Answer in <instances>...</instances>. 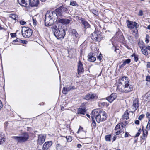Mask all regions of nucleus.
Listing matches in <instances>:
<instances>
[{"label": "nucleus", "mask_w": 150, "mask_h": 150, "mask_svg": "<svg viewBox=\"0 0 150 150\" xmlns=\"http://www.w3.org/2000/svg\"><path fill=\"white\" fill-rule=\"evenodd\" d=\"M146 67L147 68H150V62H148L147 63Z\"/></svg>", "instance_id": "50"}, {"label": "nucleus", "mask_w": 150, "mask_h": 150, "mask_svg": "<svg viewBox=\"0 0 150 150\" xmlns=\"http://www.w3.org/2000/svg\"><path fill=\"white\" fill-rule=\"evenodd\" d=\"M122 132L123 131L122 130H120L116 132L115 133V134L117 135H118L122 133Z\"/></svg>", "instance_id": "43"}, {"label": "nucleus", "mask_w": 150, "mask_h": 150, "mask_svg": "<svg viewBox=\"0 0 150 150\" xmlns=\"http://www.w3.org/2000/svg\"><path fill=\"white\" fill-rule=\"evenodd\" d=\"M71 31L73 35L75 36L76 38H79L80 37L79 35L76 30L72 29L71 30Z\"/></svg>", "instance_id": "29"}, {"label": "nucleus", "mask_w": 150, "mask_h": 150, "mask_svg": "<svg viewBox=\"0 0 150 150\" xmlns=\"http://www.w3.org/2000/svg\"><path fill=\"white\" fill-rule=\"evenodd\" d=\"M67 140L68 142H70L71 141V137L70 136H66V137Z\"/></svg>", "instance_id": "38"}, {"label": "nucleus", "mask_w": 150, "mask_h": 150, "mask_svg": "<svg viewBox=\"0 0 150 150\" xmlns=\"http://www.w3.org/2000/svg\"><path fill=\"white\" fill-rule=\"evenodd\" d=\"M27 41L25 40H21V43H23V44H26L27 43Z\"/></svg>", "instance_id": "55"}, {"label": "nucleus", "mask_w": 150, "mask_h": 150, "mask_svg": "<svg viewBox=\"0 0 150 150\" xmlns=\"http://www.w3.org/2000/svg\"><path fill=\"white\" fill-rule=\"evenodd\" d=\"M146 129L148 130H150V118L149 119L148 124L146 126Z\"/></svg>", "instance_id": "37"}, {"label": "nucleus", "mask_w": 150, "mask_h": 150, "mask_svg": "<svg viewBox=\"0 0 150 150\" xmlns=\"http://www.w3.org/2000/svg\"><path fill=\"white\" fill-rule=\"evenodd\" d=\"M138 15L139 16H142L143 15V11L142 10L139 11Z\"/></svg>", "instance_id": "47"}, {"label": "nucleus", "mask_w": 150, "mask_h": 150, "mask_svg": "<svg viewBox=\"0 0 150 150\" xmlns=\"http://www.w3.org/2000/svg\"><path fill=\"white\" fill-rule=\"evenodd\" d=\"M129 134L128 132H126L125 135L124 137H127L128 136Z\"/></svg>", "instance_id": "51"}, {"label": "nucleus", "mask_w": 150, "mask_h": 150, "mask_svg": "<svg viewBox=\"0 0 150 150\" xmlns=\"http://www.w3.org/2000/svg\"><path fill=\"white\" fill-rule=\"evenodd\" d=\"M139 102L138 99H135L133 102V109L135 111L139 106Z\"/></svg>", "instance_id": "17"}, {"label": "nucleus", "mask_w": 150, "mask_h": 150, "mask_svg": "<svg viewBox=\"0 0 150 150\" xmlns=\"http://www.w3.org/2000/svg\"><path fill=\"white\" fill-rule=\"evenodd\" d=\"M86 111L85 109L79 108L78 109L77 114L84 115Z\"/></svg>", "instance_id": "25"}, {"label": "nucleus", "mask_w": 150, "mask_h": 150, "mask_svg": "<svg viewBox=\"0 0 150 150\" xmlns=\"http://www.w3.org/2000/svg\"><path fill=\"white\" fill-rule=\"evenodd\" d=\"M110 137H111V135H107L105 136V140L106 141H110Z\"/></svg>", "instance_id": "36"}, {"label": "nucleus", "mask_w": 150, "mask_h": 150, "mask_svg": "<svg viewBox=\"0 0 150 150\" xmlns=\"http://www.w3.org/2000/svg\"><path fill=\"white\" fill-rule=\"evenodd\" d=\"M127 24L128 27L131 29L134 28V27L137 28L138 27V25L135 22H133L129 20L127 21Z\"/></svg>", "instance_id": "13"}, {"label": "nucleus", "mask_w": 150, "mask_h": 150, "mask_svg": "<svg viewBox=\"0 0 150 150\" xmlns=\"http://www.w3.org/2000/svg\"><path fill=\"white\" fill-rule=\"evenodd\" d=\"M91 37L93 40L98 42L100 41L102 38L101 35L96 31L91 35Z\"/></svg>", "instance_id": "8"}, {"label": "nucleus", "mask_w": 150, "mask_h": 150, "mask_svg": "<svg viewBox=\"0 0 150 150\" xmlns=\"http://www.w3.org/2000/svg\"><path fill=\"white\" fill-rule=\"evenodd\" d=\"M21 40L19 38H17L16 40H14L13 42H21Z\"/></svg>", "instance_id": "42"}, {"label": "nucleus", "mask_w": 150, "mask_h": 150, "mask_svg": "<svg viewBox=\"0 0 150 150\" xmlns=\"http://www.w3.org/2000/svg\"><path fill=\"white\" fill-rule=\"evenodd\" d=\"M123 125L121 123H119L115 127V129L117 130L121 128H123Z\"/></svg>", "instance_id": "33"}, {"label": "nucleus", "mask_w": 150, "mask_h": 150, "mask_svg": "<svg viewBox=\"0 0 150 150\" xmlns=\"http://www.w3.org/2000/svg\"><path fill=\"white\" fill-rule=\"evenodd\" d=\"M38 0H30L29 5L31 7H37L39 4Z\"/></svg>", "instance_id": "18"}, {"label": "nucleus", "mask_w": 150, "mask_h": 150, "mask_svg": "<svg viewBox=\"0 0 150 150\" xmlns=\"http://www.w3.org/2000/svg\"><path fill=\"white\" fill-rule=\"evenodd\" d=\"M28 133H24L21 136H13L12 138L17 142L18 143H22L27 141L29 139Z\"/></svg>", "instance_id": "3"}, {"label": "nucleus", "mask_w": 150, "mask_h": 150, "mask_svg": "<svg viewBox=\"0 0 150 150\" xmlns=\"http://www.w3.org/2000/svg\"><path fill=\"white\" fill-rule=\"evenodd\" d=\"M88 61L91 62H94L96 60V58L93 55V53L90 52L88 55Z\"/></svg>", "instance_id": "21"}, {"label": "nucleus", "mask_w": 150, "mask_h": 150, "mask_svg": "<svg viewBox=\"0 0 150 150\" xmlns=\"http://www.w3.org/2000/svg\"><path fill=\"white\" fill-rule=\"evenodd\" d=\"M32 30L29 28L23 26L22 28V33L23 36L25 38L30 37L32 34Z\"/></svg>", "instance_id": "5"}, {"label": "nucleus", "mask_w": 150, "mask_h": 150, "mask_svg": "<svg viewBox=\"0 0 150 150\" xmlns=\"http://www.w3.org/2000/svg\"><path fill=\"white\" fill-rule=\"evenodd\" d=\"M20 24L22 25H25L26 23V22H25L23 21H20Z\"/></svg>", "instance_id": "44"}, {"label": "nucleus", "mask_w": 150, "mask_h": 150, "mask_svg": "<svg viewBox=\"0 0 150 150\" xmlns=\"http://www.w3.org/2000/svg\"><path fill=\"white\" fill-rule=\"evenodd\" d=\"M146 48L148 49V50L150 51V46L149 45H147L146 46Z\"/></svg>", "instance_id": "59"}, {"label": "nucleus", "mask_w": 150, "mask_h": 150, "mask_svg": "<svg viewBox=\"0 0 150 150\" xmlns=\"http://www.w3.org/2000/svg\"><path fill=\"white\" fill-rule=\"evenodd\" d=\"M144 99L145 101L147 103L150 101V91L148 92L145 95Z\"/></svg>", "instance_id": "23"}, {"label": "nucleus", "mask_w": 150, "mask_h": 150, "mask_svg": "<svg viewBox=\"0 0 150 150\" xmlns=\"http://www.w3.org/2000/svg\"><path fill=\"white\" fill-rule=\"evenodd\" d=\"M91 12L94 15L96 16H98V12L95 10H92Z\"/></svg>", "instance_id": "39"}, {"label": "nucleus", "mask_w": 150, "mask_h": 150, "mask_svg": "<svg viewBox=\"0 0 150 150\" xmlns=\"http://www.w3.org/2000/svg\"><path fill=\"white\" fill-rule=\"evenodd\" d=\"M81 20L82 24L84 25L85 28H88L90 27V25L83 18H81Z\"/></svg>", "instance_id": "24"}, {"label": "nucleus", "mask_w": 150, "mask_h": 150, "mask_svg": "<svg viewBox=\"0 0 150 150\" xmlns=\"http://www.w3.org/2000/svg\"><path fill=\"white\" fill-rule=\"evenodd\" d=\"M149 36L148 34H147L146 35V39H149Z\"/></svg>", "instance_id": "60"}, {"label": "nucleus", "mask_w": 150, "mask_h": 150, "mask_svg": "<svg viewBox=\"0 0 150 150\" xmlns=\"http://www.w3.org/2000/svg\"><path fill=\"white\" fill-rule=\"evenodd\" d=\"M143 126L142 127V131L143 132V135L142 137H141V139H142L144 140H145L147 138V134H148V130L147 129V130L143 129Z\"/></svg>", "instance_id": "22"}, {"label": "nucleus", "mask_w": 150, "mask_h": 150, "mask_svg": "<svg viewBox=\"0 0 150 150\" xmlns=\"http://www.w3.org/2000/svg\"><path fill=\"white\" fill-rule=\"evenodd\" d=\"M131 62V59H127L124 61L123 64L121 65L122 67H123L126 64H129Z\"/></svg>", "instance_id": "31"}, {"label": "nucleus", "mask_w": 150, "mask_h": 150, "mask_svg": "<svg viewBox=\"0 0 150 150\" xmlns=\"http://www.w3.org/2000/svg\"><path fill=\"white\" fill-rule=\"evenodd\" d=\"M129 80L125 76L120 78L119 80V85L117 86L118 90L120 92L127 93L132 91L133 86L129 84Z\"/></svg>", "instance_id": "1"}, {"label": "nucleus", "mask_w": 150, "mask_h": 150, "mask_svg": "<svg viewBox=\"0 0 150 150\" xmlns=\"http://www.w3.org/2000/svg\"><path fill=\"white\" fill-rule=\"evenodd\" d=\"M106 104V103L105 102H102L100 103V105H102L103 106H105Z\"/></svg>", "instance_id": "52"}, {"label": "nucleus", "mask_w": 150, "mask_h": 150, "mask_svg": "<svg viewBox=\"0 0 150 150\" xmlns=\"http://www.w3.org/2000/svg\"><path fill=\"white\" fill-rule=\"evenodd\" d=\"M102 55L101 54H100L98 56H97V58L100 61L102 59Z\"/></svg>", "instance_id": "46"}, {"label": "nucleus", "mask_w": 150, "mask_h": 150, "mask_svg": "<svg viewBox=\"0 0 150 150\" xmlns=\"http://www.w3.org/2000/svg\"><path fill=\"white\" fill-rule=\"evenodd\" d=\"M52 141L46 142L43 145L42 149L43 150H47L52 146Z\"/></svg>", "instance_id": "15"}, {"label": "nucleus", "mask_w": 150, "mask_h": 150, "mask_svg": "<svg viewBox=\"0 0 150 150\" xmlns=\"http://www.w3.org/2000/svg\"><path fill=\"white\" fill-rule=\"evenodd\" d=\"M117 94L116 93H112L109 96L107 97L106 99L110 103L112 102L116 98Z\"/></svg>", "instance_id": "14"}, {"label": "nucleus", "mask_w": 150, "mask_h": 150, "mask_svg": "<svg viewBox=\"0 0 150 150\" xmlns=\"http://www.w3.org/2000/svg\"><path fill=\"white\" fill-rule=\"evenodd\" d=\"M137 31H138L137 30V28H135V30H133V33H135L136 34L137 33ZM133 34L134 35V34Z\"/></svg>", "instance_id": "53"}, {"label": "nucleus", "mask_w": 150, "mask_h": 150, "mask_svg": "<svg viewBox=\"0 0 150 150\" xmlns=\"http://www.w3.org/2000/svg\"><path fill=\"white\" fill-rule=\"evenodd\" d=\"M78 71L79 74H80L83 73L84 71V69L83 67V64L80 61H79L78 63Z\"/></svg>", "instance_id": "16"}, {"label": "nucleus", "mask_w": 150, "mask_h": 150, "mask_svg": "<svg viewBox=\"0 0 150 150\" xmlns=\"http://www.w3.org/2000/svg\"><path fill=\"white\" fill-rule=\"evenodd\" d=\"M129 114L128 111L127 110L125 112L124 114L122 116V117L124 119L127 120L129 118Z\"/></svg>", "instance_id": "30"}, {"label": "nucleus", "mask_w": 150, "mask_h": 150, "mask_svg": "<svg viewBox=\"0 0 150 150\" xmlns=\"http://www.w3.org/2000/svg\"><path fill=\"white\" fill-rule=\"evenodd\" d=\"M139 46L141 49L142 54L145 56L148 55V49L146 48V46H145L144 43L143 42H140L139 44Z\"/></svg>", "instance_id": "7"}, {"label": "nucleus", "mask_w": 150, "mask_h": 150, "mask_svg": "<svg viewBox=\"0 0 150 150\" xmlns=\"http://www.w3.org/2000/svg\"><path fill=\"white\" fill-rule=\"evenodd\" d=\"M81 146V145L80 144H78L77 145V147L78 148H80Z\"/></svg>", "instance_id": "61"}, {"label": "nucleus", "mask_w": 150, "mask_h": 150, "mask_svg": "<svg viewBox=\"0 0 150 150\" xmlns=\"http://www.w3.org/2000/svg\"><path fill=\"white\" fill-rule=\"evenodd\" d=\"M132 57H133L134 58V60L135 62H137L138 60V56L137 55H135V54H133L132 55Z\"/></svg>", "instance_id": "35"}, {"label": "nucleus", "mask_w": 150, "mask_h": 150, "mask_svg": "<svg viewBox=\"0 0 150 150\" xmlns=\"http://www.w3.org/2000/svg\"><path fill=\"white\" fill-rule=\"evenodd\" d=\"M144 117V115L143 114L140 115L138 117V119L141 120Z\"/></svg>", "instance_id": "45"}, {"label": "nucleus", "mask_w": 150, "mask_h": 150, "mask_svg": "<svg viewBox=\"0 0 150 150\" xmlns=\"http://www.w3.org/2000/svg\"><path fill=\"white\" fill-rule=\"evenodd\" d=\"M55 36L58 39L63 38L65 35V31L64 29L62 27L56 29L54 33Z\"/></svg>", "instance_id": "4"}, {"label": "nucleus", "mask_w": 150, "mask_h": 150, "mask_svg": "<svg viewBox=\"0 0 150 150\" xmlns=\"http://www.w3.org/2000/svg\"><path fill=\"white\" fill-rule=\"evenodd\" d=\"M101 121H105L107 118V115L105 112H101L100 113Z\"/></svg>", "instance_id": "26"}, {"label": "nucleus", "mask_w": 150, "mask_h": 150, "mask_svg": "<svg viewBox=\"0 0 150 150\" xmlns=\"http://www.w3.org/2000/svg\"><path fill=\"white\" fill-rule=\"evenodd\" d=\"M147 28L148 29L150 30V25H149L147 27Z\"/></svg>", "instance_id": "63"}, {"label": "nucleus", "mask_w": 150, "mask_h": 150, "mask_svg": "<svg viewBox=\"0 0 150 150\" xmlns=\"http://www.w3.org/2000/svg\"><path fill=\"white\" fill-rule=\"evenodd\" d=\"M101 112L100 110L95 109L92 111L91 116L92 119L93 123L95 125H96L95 123V121L94 120L95 118L97 116L99 115ZM94 125V124H93Z\"/></svg>", "instance_id": "9"}, {"label": "nucleus", "mask_w": 150, "mask_h": 150, "mask_svg": "<svg viewBox=\"0 0 150 150\" xmlns=\"http://www.w3.org/2000/svg\"><path fill=\"white\" fill-rule=\"evenodd\" d=\"M95 119L98 123H100V122H101L100 113L99 114V115L97 116L95 118Z\"/></svg>", "instance_id": "32"}, {"label": "nucleus", "mask_w": 150, "mask_h": 150, "mask_svg": "<svg viewBox=\"0 0 150 150\" xmlns=\"http://www.w3.org/2000/svg\"><path fill=\"white\" fill-rule=\"evenodd\" d=\"M57 13L55 11H47L45 16V23L46 26L51 25L53 24L54 21L58 20Z\"/></svg>", "instance_id": "2"}, {"label": "nucleus", "mask_w": 150, "mask_h": 150, "mask_svg": "<svg viewBox=\"0 0 150 150\" xmlns=\"http://www.w3.org/2000/svg\"><path fill=\"white\" fill-rule=\"evenodd\" d=\"M139 122L138 120H136L135 122V123L137 125H139Z\"/></svg>", "instance_id": "54"}, {"label": "nucleus", "mask_w": 150, "mask_h": 150, "mask_svg": "<svg viewBox=\"0 0 150 150\" xmlns=\"http://www.w3.org/2000/svg\"><path fill=\"white\" fill-rule=\"evenodd\" d=\"M146 80L148 81H150V76H147L146 78Z\"/></svg>", "instance_id": "48"}, {"label": "nucleus", "mask_w": 150, "mask_h": 150, "mask_svg": "<svg viewBox=\"0 0 150 150\" xmlns=\"http://www.w3.org/2000/svg\"><path fill=\"white\" fill-rule=\"evenodd\" d=\"M146 117L147 118H150V113L149 112H147L146 114Z\"/></svg>", "instance_id": "49"}, {"label": "nucleus", "mask_w": 150, "mask_h": 150, "mask_svg": "<svg viewBox=\"0 0 150 150\" xmlns=\"http://www.w3.org/2000/svg\"><path fill=\"white\" fill-rule=\"evenodd\" d=\"M9 17L12 19L16 21L18 18V16L16 14H11L9 15Z\"/></svg>", "instance_id": "27"}, {"label": "nucleus", "mask_w": 150, "mask_h": 150, "mask_svg": "<svg viewBox=\"0 0 150 150\" xmlns=\"http://www.w3.org/2000/svg\"><path fill=\"white\" fill-rule=\"evenodd\" d=\"M33 21L34 24H36V21L34 19H33Z\"/></svg>", "instance_id": "57"}, {"label": "nucleus", "mask_w": 150, "mask_h": 150, "mask_svg": "<svg viewBox=\"0 0 150 150\" xmlns=\"http://www.w3.org/2000/svg\"><path fill=\"white\" fill-rule=\"evenodd\" d=\"M71 20L68 19H60L59 18L57 20L58 22L63 24H67L70 23Z\"/></svg>", "instance_id": "20"}, {"label": "nucleus", "mask_w": 150, "mask_h": 150, "mask_svg": "<svg viewBox=\"0 0 150 150\" xmlns=\"http://www.w3.org/2000/svg\"><path fill=\"white\" fill-rule=\"evenodd\" d=\"M98 98V96L96 94L90 93L86 95L84 98L87 100H96Z\"/></svg>", "instance_id": "10"}, {"label": "nucleus", "mask_w": 150, "mask_h": 150, "mask_svg": "<svg viewBox=\"0 0 150 150\" xmlns=\"http://www.w3.org/2000/svg\"><path fill=\"white\" fill-rule=\"evenodd\" d=\"M3 106L1 101L0 100V110L2 108Z\"/></svg>", "instance_id": "56"}, {"label": "nucleus", "mask_w": 150, "mask_h": 150, "mask_svg": "<svg viewBox=\"0 0 150 150\" xmlns=\"http://www.w3.org/2000/svg\"><path fill=\"white\" fill-rule=\"evenodd\" d=\"M5 138L4 137L3 134L0 133V144H2L5 142Z\"/></svg>", "instance_id": "28"}, {"label": "nucleus", "mask_w": 150, "mask_h": 150, "mask_svg": "<svg viewBox=\"0 0 150 150\" xmlns=\"http://www.w3.org/2000/svg\"><path fill=\"white\" fill-rule=\"evenodd\" d=\"M75 87L74 86L70 85H67L66 86L63 88L62 91V93L64 94H67V92L71 90L74 89Z\"/></svg>", "instance_id": "12"}, {"label": "nucleus", "mask_w": 150, "mask_h": 150, "mask_svg": "<svg viewBox=\"0 0 150 150\" xmlns=\"http://www.w3.org/2000/svg\"><path fill=\"white\" fill-rule=\"evenodd\" d=\"M116 138L117 136H114L113 138V141H115L116 139Z\"/></svg>", "instance_id": "58"}, {"label": "nucleus", "mask_w": 150, "mask_h": 150, "mask_svg": "<svg viewBox=\"0 0 150 150\" xmlns=\"http://www.w3.org/2000/svg\"><path fill=\"white\" fill-rule=\"evenodd\" d=\"M46 135L45 134H41L38 135V143L40 145H42L45 141Z\"/></svg>", "instance_id": "11"}, {"label": "nucleus", "mask_w": 150, "mask_h": 150, "mask_svg": "<svg viewBox=\"0 0 150 150\" xmlns=\"http://www.w3.org/2000/svg\"><path fill=\"white\" fill-rule=\"evenodd\" d=\"M142 130L141 128H140L138 130V132L137 133L135 137H138L140 135L141 133V132Z\"/></svg>", "instance_id": "40"}, {"label": "nucleus", "mask_w": 150, "mask_h": 150, "mask_svg": "<svg viewBox=\"0 0 150 150\" xmlns=\"http://www.w3.org/2000/svg\"><path fill=\"white\" fill-rule=\"evenodd\" d=\"M149 42V39H146L145 42L147 43H148Z\"/></svg>", "instance_id": "62"}, {"label": "nucleus", "mask_w": 150, "mask_h": 150, "mask_svg": "<svg viewBox=\"0 0 150 150\" xmlns=\"http://www.w3.org/2000/svg\"><path fill=\"white\" fill-rule=\"evenodd\" d=\"M61 147V146L59 144H58L56 145V149L57 150H60V147Z\"/></svg>", "instance_id": "41"}, {"label": "nucleus", "mask_w": 150, "mask_h": 150, "mask_svg": "<svg viewBox=\"0 0 150 150\" xmlns=\"http://www.w3.org/2000/svg\"><path fill=\"white\" fill-rule=\"evenodd\" d=\"M86 116L88 118H90V115L89 114H86Z\"/></svg>", "instance_id": "64"}, {"label": "nucleus", "mask_w": 150, "mask_h": 150, "mask_svg": "<svg viewBox=\"0 0 150 150\" xmlns=\"http://www.w3.org/2000/svg\"><path fill=\"white\" fill-rule=\"evenodd\" d=\"M30 0H18V2L21 6L27 7L28 6Z\"/></svg>", "instance_id": "19"}, {"label": "nucleus", "mask_w": 150, "mask_h": 150, "mask_svg": "<svg viewBox=\"0 0 150 150\" xmlns=\"http://www.w3.org/2000/svg\"><path fill=\"white\" fill-rule=\"evenodd\" d=\"M70 5L75 6H78L77 3L75 1H71Z\"/></svg>", "instance_id": "34"}, {"label": "nucleus", "mask_w": 150, "mask_h": 150, "mask_svg": "<svg viewBox=\"0 0 150 150\" xmlns=\"http://www.w3.org/2000/svg\"><path fill=\"white\" fill-rule=\"evenodd\" d=\"M67 11L68 9L64 6H60L55 10V11L57 13V14L59 16H61L63 14L67 13Z\"/></svg>", "instance_id": "6"}]
</instances>
